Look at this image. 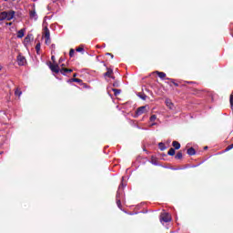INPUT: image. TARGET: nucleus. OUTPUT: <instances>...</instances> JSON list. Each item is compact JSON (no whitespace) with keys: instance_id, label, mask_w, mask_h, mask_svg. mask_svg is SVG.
I'll list each match as a JSON object with an SVG mask.
<instances>
[{"instance_id":"1","label":"nucleus","mask_w":233,"mask_h":233,"mask_svg":"<svg viewBox=\"0 0 233 233\" xmlns=\"http://www.w3.org/2000/svg\"><path fill=\"white\" fill-rule=\"evenodd\" d=\"M48 66L51 70V72H54L55 74H62V76H68V74H72L74 72L73 69L66 68V67H59V64H52V62L48 63Z\"/></svg>"},{"instance_id":"2","label":"nucleus","mask_w":233,"mask_h":233,"mask_svg":"<svg viewBox=\"0 0 233 233\" xmlns=\"http://www.w3.org/2000/svg\"><path fill=\"white\" fill-rule=\"evenodd\" d=\"M29 19L32 21H37L38 19L37 12L35 11V4L33 5L32 10L29 11Z\"/></svg>"},{"instance_id":"3","label":"nucleus","mask_w":233,"mask_h":233,"mask_svg":"<svg viewBox=\"0 0 233 233\" xmlns=\"http://www.w3.org/2000/svg\"><path fill=\"white\" fill-rule=\"evenodd\" d=\"M160 221H164V223H170V221H172V218L168 213H164L160 216Z\"/></svg>"},{"instance_id":"4","label":"nucleus","mask_w":233,"mask_h":233,"mask_svg":"<svg viewBox=\"0 0 233 233\" xmlns=\"http://www.w3.org/2000/svg\"><path fill=\"white\" fill-rule=\"evenodd\" d=\"M16 61L19 66H25L26 63V58L24 56L18 55L16 57Z\"/></svg>"},{"instance_id":"5","label":"nucleus","mask_w":233,"mask_h":233,"mask_svg":"<svg viewBox=\"0 0 233 233\" xmlns=\"http://www.w3.org/2000/svg\"><path fill=\"white\" fill-rule=\"evenodd\" d=\"M146 112H147V106H142L138 107L136 110V117H137V116H143V114H146Z\"/></svg>"},{"instance_id":"6","label":"nucleus","mask_w":233,"mask_h":233,"mask_svg":"<svg viewBox=\"0 0 233 233\" xmlns=\"http://www.w3.org/2000/svg\"><path fill=\"white\" fill-rule=\"evenodd\" d=\"M15 16V11L11 10L9 12H6L5 21H12V19H14Z\"/></svg>"},{"instance_id":"7","label":"nucleus","mask_w":233,"mask_h":233,"mask_svg":"<svg viewBox=\"0 0 233 233\" xmlns=\"http://www.w3.org/2000/svg\"><path fill=\"white\" fill-rule=\"evenodd\" d=\"M43 35H44L45 39H49V37H50V29H48V26L44 27Z\"/></svg>"},{"instance_id":"8","label":"nucleus","mask_w":233,"mask_h":233,"mask_svg":"<svg viewBox=\"0 0 233 233\" xmlns=\"http://www.w3.org/2000/svg\"><path fill=\"white\" fill-rule=\"evenodd\" d=\"M26 29L23 28V29H20L18 32H17V37L18 39H23V37H25V32Z\"/></svg>"},{"instance_id":"9","label":"nucleus","mask_w":233,"mask_h":233,"mask_svg":"<svg viewBox=\"0 0 233 233\" xmlns=\"http://www.w3.org/2000/svg\"><path fill=\"white\" fill-rule=\"evenodd\" d=\"M106 72L104 74L105 77H111V76L114 74V70L112 68H106Z\"/></svg>"},{"instance_id":"10","label":"nucleus","mask_w":233,"mask_h":233,"mask_svg":"<svg viewBox=\"0 0 233 233\" xmlns=\"http://www.w3.org/2000/svg\"><path fill=\"white\" fill-rule=\"evenodd\" d=\"M172 147H174L175 150H179L181 148V144H179V142L177 141H173Z\"/></svg>"},{"instance_id":"11","label":"nucleus","mask_w":233,"mask_h":233,"mask_svg":"<svg viewBox=\"0 0 233 233\" xmlns=\"http://www.w3.org/2000/svg\"><path fill=\"white\" fill-rule=\"evenodd\" d=\"M156 74L160 77V79H165V77H167V74L165 72L156 71Z\"/></svg>"},{"instance_id":"12","label":"nucleus","mask_w":233,"mask_h":233,"mask_svg":"<svg viewBox=\"0 0 233 233\" xmlns=\"http://www.w3.org/2000/svg\"><path fill=\"white\" fill-rule=\"evenodd\" d=\"M0 21H6V11L0 13Z\"/></svg>"},{"instance_id":"13","label":"nucleus","mask_w":233,"mask_h":233,"mask_svg":"<svg viewBox=\"0 0 233 233\" xmlns=\"http://www.w3.org/2000/svg\"><path fill=\"white\" fill-rule=\"evenodd\" d=\"M158 148L161 150V152H163L164 150H167V146H165V143L160 142L158 143Z\"/></svg>"},{"instance_id":"14","label":"nucleus","mask_w":233,"mask_h":233,"mask_svg":"<svg viewBox=\"0 0 233 233\" xmlns=\"http://www.w3.org/2000/svg\"><path fill=\"white\" fill-rule=\"evenodd\" d=\"M187 154L188 156H196V149H194V147H189L187 149Z\"/></svg>"},{"instance_id":"15","label":"nucleus","mask_w":233,"mask_h":233,"mask_svg":"<svg viewBox=\"0 0 233 233\" xmlns=\"http://www.w3.org/2000/svg\"><path fill=\"white\" fill-rule=\"evenodd\" d=\"M32 41V35H28L25 40H24V43L25 45H28V43H30Z\"/></svg>"},{"instance_id":"16","label":"nucleus","mask_w":233,"mask_h":233,"mask_svg":"<svg viewBox=\"0 0 233 233\" xmlns=\"http://www.w3.org/2000/svg\"><path fill=\"white\" fill-rule=\"evenodd\" d=\"M167 156H176V149L171 147L167 152Z\"/></svg>"},{"instance_id":"17","label":"nucleus","mask_w":233,"mask_h":233,"mask_svg":"<svg viewBox=\"0 0 233 233\" xmlns=\"http://www.w3.org/2000/svg\"><path fill=\"white\" fill-rule=\"evenodd\" d=\"M176 159H183V153L181 151H178L177 155L175 156Z\"/></svg>"},{"instance_id":"18","label":"nucleus","mask_w":233,"mask_h":233,"mask_svg":"<svg viewBox=\"0 0 233 233\" xmlns=\"http://www.w3.org/2000/svg\"><path fill=\"white\" fill-rule=\"evenodd\" d=\"M36 54L39 56V52H41V43H37L35 46Z\"/></svg>"},{"instance_id":"19","label":"nucleus","mask_w":233,"mask_h":233,"mask_svg":"<svg viewBox=\"0 0 233 233\" xmlns=\"http://www.w3.org/2000/svg\"><path fill=\"white\" fill-rule=\"evenodd\" d=\"M166 105H167V106H168V108H170V109H172V108L174 107V104H173L171 101H169V100H167V101H166Z\"/></svg>"},{"instance_id":"20","label":"nucleus","mask_w":233,"mask_h":233,"mask_svg":"<svg viewBox=\"0 0 233 233\" xmlns=\"http://www.w3.org/2000/svg\"><path fill=\"white\" fill-rule=\"evenodd\" d=\"M116 205L118 208H121V199H119V196L116 195Z\"/></svg>"},{"instance_id":"21","label":"nucleus","mask_w":233,"mask_h":233,"mask_svg":"<svg viewBox=\"0 0 233 233\" xmlns=\"http://www.w3.org/2000/svg\"><path fill=\"white\" fill-rule=\"evenodd\" d=\"M113 92H114L115 96H119V94H121V89H116V88H114V89H113Z\"/></svg>"},{"instance_id":"22","label":"nucleus","mask_w":233,"mask_h":233,"mask_svg":"<svg viewBox=\"0 0 233 233\" xmlns=\"http://www.w3.org/2000/svg\"><path fill=\"white\" fill-rule=\"evenodd\" d=\"M71 81H73L74 83H83V80L79 78H72Z\"/></svg>"},{"instance_id":"23","label":"nucleus","mask_w":233,"mask_h":233,"mask_svg":"<svg viewBox=\"0 0 233 233\" xmlns=\"http://www.w3.org/2000/svg\"><path fill=\"white\" fill-rule=\"evenodd\" d=\"M149 119L151 122H154L156 119H157V116L156 115H152Z\"/></svg>"},{"instance_id":"24","label":"nucleus","mask_w":233,"mask_h":233,"mask_svg":"<svg viewBox=\"0 0 233 233\" xmlns=\"http://www.w3.org/2000/svg\"><path fill=\"white\" fill-rule=\"evenodd\" d=\"M74 54H76V51H75L74 49H70V51H69V56H70L71 57H74Z\"/></svg>"},{"instance_id":"25","label":"nucleus","mask_w":233,"mask_h":233,"mask_svg":"<svg viewBox=\"0 0 233 233\" xmlns=\"http://www.w3.org/2000/svg\"><path fill=\"white\" fill-rule=\"evenodd\" d=\"M229 103H230V106H233V95H230L229 96Z\"/></svg>"},{"instance_id":"26","label":"nucleus","mask_w":233,"mask_h":233,"mask_svg":"<svg viewBox=\"0 0 233 233\" xmlns=\"http://www.w3.org/2000/svg\"><path fill=\"white\" fill-rule=\"evenodd\" d=\"M113 86H115V88H117L119 86V82L118 81H115L113 83Z\"/></svg>"},{"instance_id":"27","label":"nucleus","mask_w":233,"mask_h":233,"mask_svg":"<svg viewBox=\"0 0 233 233\" xmlns=\"http://www.w3.org/2000/svg\"><path fill=\"white\" fill-rule=\"evenodd\" d=\"M15 94L16 96H21V94H23V92H21L19 89H16V90L15 91Z\"/></svg>"},{"instance_id":"28","label":"nucleus","mask_w":233,"mask_h":233,"mask_svg":"<svg viewBox=\"0 0 233 233\" xmlns=\"http://www.w3.org/2000/svg\"><path fill=\"white\" fill-rule=\"evenodd\" d=\"M50 43H52V40L50 39V36H49V39L46 38V45H50Z\"/></svg>"},{"instance_id":"29","label":"nucleus","mask_w":233,"mask_h":233,"mask_svg":"<svg viewBox=\"0 0 233 233\" xmlns=\"http://www.w3.org/2000/svg\"><path fill=\"white\" fill-rule=\"evenodd\" d=\"M83 50H85L83 46H79L76 48V52H83Z\"/></svg>"},{"instance_id":"30","label":"nucleus","mask_w":233,"mask_h":233,"mask_svg":"<svg viewBox=\"0 0 233 233\" xmlns=\"http://www.w3.org/2000/svg\"><path fill=\"white\" fill-rule=\"evenodd\" d=\"M139 97L143 99V101L147 100V95H140Z\"/></svg>"},{"instance_id":"31","label":"nucleus","mask_w":233,"mask_h":233,"mask_svg":"<svg viewBox=\"0 0 233 233\" xmlns=\"http://www.w3.org/2000/svg\"><path fill=\"white\" fill-rule=\"evenodd\" d=\"M167 81H170V83H172V85L176 82V80L174 78H167Z\"/></svg>"},{"instance_id":"32","label":"nucleus","mask_w":233,"mask_h":233,"mask_svg":"<svg viewBox=\"0 0 233 233\" xmlns=\"http://www.w3.org/2000/svg\"><path fill=\"white\" fill-rule=\"evenodd\" d=\"M106 56H111V59H114V56L112 55V53H106Z\"/></svg>"},{"instance_id":"33","label":"nucleus","mask_w":233,"mask_h":233,"mask_svg":"<svg viewBox=\"0 0 233 233\" xmlns=\"http://www.w3.org/2000/svg\"><path fill=\"white\" fill-rule=\"evenodd\" d=\"M51 61H53V63H56V56H51Z\"/></svg>"},{"instance_id":"34","label":"nucleus","mask_w":233,"mask_h":233,"mask_svg":"<svg viewBox=\"0 0 233 233\" xmlns=\"http://www.w3.org/2000/svg\"><path fill=\"white\" fill-rule=\"evenodd\" d=\"M63 61H65V60L63 59V57H60L59 60H58L59 65H61V63H63Z\"/></svg>"},{"instance_id":"35","label":"nucleus","mask_w":233,"mask_h":233,"mask_svg":"<svg viewBox=\"0 0 233 233\" xmlns=\"http://www.w3.org/2000/svg\"><path fill=\"white\" fill-rule=\"evenodd\" d=\"M173 85H174V86H179V84H177L176 82Z\"/></svg>"},{"instance_id":"36","label":"nucleus","mask_w":233,"mask_h":233,"mask_svg":"<svg viewBox=\"0 0 233 233\" xmlns=\"http://www.w3.org/2000/svg\"><path fill=\"white\" fill-rule=\"evenodd\" d=\"M111 79H116V76H112L111 75V76H109Z\"/></svg>"},{"instance_id":"37","label":"nucleus","mask_w":233,"mask_h":233,"mask_svg":"<svg viewBox=\"0 0 233 233\" xmlns=\"http://www.w3.org/2000/svg\"><path fill=\"white\" fill-rule=\"evenodd\" d=\"M77 76V73H75L74 75H73V77H76Z\"/></svg>"},{"instance_id":"38","label":"nucleus","mask_w":233,"mask_h":233,"mask_svg":"<svg viewBox=\"0 0 233 233\" xmlns=\"http://www.w3.org/2000/svg\"><path fill=\"white\" fill-rule=\"evenodd\" d=\"M61 66H62V68H65V64H62Z\"/></svg>"},{"instance_id":"39","label":"nucleus","mask_w":233,"mask_h":233,"mask_svg":"<svg viewBox=\"0 0 233 233\" xmlns=\"http://www.w3.org/2000/svg\"><path fill=\"white\" fill-rule=\"evenodd\" d=\"M52 47H53V48H56V45L53 44V45H52Z\"/></svg>"},{"instance_id":"40","label":"nucleus","mask_w":233,"mask_h":233,"mask_svg":"<svg viewBox=\"0 0 233 233\" xmlns=\"http://www.w3.org/2000/svg\"><path fill=\"white\" fill-rule=\"evenodd\" d=\"M208 148V147H204V150H207Z\"/></svg>"},{"instance_id":"41","label":"nucleus","mask_w":233,"mask_h":233,"mask_svg":"<svg viewBox=\"0 0 233 233\" xmlns=\"http://www.w3.org/2000/svg\"><path fill=\"white\" fill-rule=\"evenodd\" d=\"M3 70V66H0V71Z\"/></svg>"},{"instance_id":"42","label":"nucleus","mask_w":233,"mask_h":233,"mask_svg":"<svg viewBox=\"0 0 233 233\" xmlns=\"http://www.w3.org/2000/svg\"><path fill=\"white\" fill-rule=\"evenodd\" d=\"M154 125H156V124H152L151 127H154Z\"/></svg>"},{"instance_id":"43","label":"nucleus","mask_w":233,"mask_h":233,"mask_svg":"<svg viewBox=\"0 0 233 233\" xmlns=\"http://www.w3.org/2000/svg\"><path fill=\"white\" fill-rule=\"evenodd\" d=\"M96 48H99V46H96Z\"/></svg>"},{"instance_id":"44","label":"nucleus","mask_w":233,"mask_h":233,"mask_svg":"<svg viewBox=\"0 0 233 233\" xmlns=\"http://www.w3.org/2000/svg\"><path fill=\"white\" fill-rule=\"evenodd\" d=\"M1 154H3V152L0 151V156H1Z\"/></svg>"},{"instance_id":"45","label":"nucleus","mask_w":233,"mask_h":233,"mask_svg":"<svg viewBox=\"0 0 233 233\" xmlns=\"http://www.w3.org/2000/svg\"><path fill=\"white\" fill-rule=\"evenodd\" d=\"M5 1H8V0H5Z\"/></svg>"}]
</instances>
